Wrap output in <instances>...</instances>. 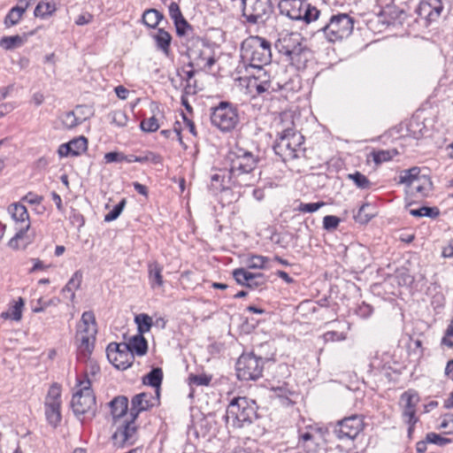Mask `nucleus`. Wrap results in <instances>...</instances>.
Wrapping results in <instances>:
<instances>
[{
  "label": "nucleus",
  "mask_w": 453,
  "mask_h": 453,
  "mask_svg": "<svg viewBox=\"0 0 453 453\" xmlns=\"http://www.w3.org/2000/svg\"><path fill=\"white\" fill-rule=\"evenodd\" d=\"M426 441L441 447L452 443V440L450 438L442 437L439 434L433 432L426 434Z\"/></svg>",
  "instance_id": "49"
},
{
  "label": "nucleus",
  "mask_w": 453,
  "mask_h": 453,
  "mask_svg": "<svg viewBox=\"0 0 453 453\" xmlns=\"http://www.w3.org/2000/svg\"><path fill=\"white\" fill-rule=\"evenodd\" d=\"M124 153L119 151H111L104 154V159L106 164L120 163L124 161Z\"/></svg>",
  "instance_id": "59"
},
{
  "label": "nucleus",
  "mask_w": 453,
  "mask_h": 453,
  "mask_svg": "<svg viewBox=\"0 0 453 453\" xmlns=\"http://www.w3.org/2000/svg\"><path fill=\"white\" fill-rule=\"evenodd\" d=\"M126 205V200L122 199L119 203H117L112 210H111L105 216H104V221L111 222L119 218V216L121 214L124 207Z\"/></svg>",
  "instance_id": "51"
},
{
  "label": "nucleus",
  "mask_w": 453,
  "mask_h": 453,
  "mask_svg": "<svg viewBox=\"0 0 453 453\" xmlns=\"http://www.w3.org/2000/svg\"><path fill=\"white\" fill-rule=\"evenodd\" d=\"M150 162L153 165H161L163 164V157L161 155L155 153L153 151H145L143 156H141V163Z\"/></svg>",
  "instance_id": "54"
},
{
  "label": "nucleus",
  "mask_w": 453,
  "mask_h": 453,
  "mask_svg": "<svg viewBox=\"0 0 453 453\" xmlns=\"http://www.w3.org/2000/svg\"><path fill=\"white\" fill-rule=\"evenodd\" d=\"M140 127L144 132H155L159 128V124L155 115H152L147 119H142Z\"/></svg>",
  "instance_id": "52"
},
{
  "label": "nucleus",
  "mask_w": 453,
  "mask_h": 453,
  "mask_svg": "<svg viewBox=\"0 0 453 453\" xmlns=\"http://www.w3.org/2000/svg\"><path fill=\"white\" fill-rule=\"evenodd\" d=\"M169 16L173 20V23L183 19V15L177 3L172 2L168 7Z\"/></svg>",
  "instance_id": "60"
},
{
  "label": "nucleus",
  "mask_w": 453,
  "mask_h": 453,
  "mask_svg": "<svg viewBox=\"0 0 453 453\" xmlns=\"http://www.w3.org/2000/svg\"><path fill=\"white\" fill-rule=\"evenodd\" d=\"M211 124L222 132L234 128L238 122V115H209Z\"/></svg>",
  "instance_id": "22"
},
{
  "label": "nucleus",
  "mask_w": 453,
  "mask_h": 453,
  "mask_svg": "<svg viewBox=\"0 0 453 453\" xmlns=\"http://www.w3.org/2000/svg\"><path fill=\"white\" fill-rule=\"evenodd\" d=\"M26 42L25 36L19 35L12 36H4L0 39V46L7 50L21 47Z\"/></svg>",
  "instance_id": "37"
},
{
  "label": "nucleus",
  "mask_w": 453,
  "mask_h": 453,
  "mask_svg": "<svg viewBox=\"0 0 453 453\" xmlns=\"http://www.w3.org/2000/svg\"><path fill=\"white\" fill-rule=\"evenodd\" d=\"M108 404L111 408V414L113 419H117L123 417L127 412L128 398L125 395H118Z\"/></svg>",
  "instance_id": "25"
},
{
  "label": "nucleus",
  "mask_w": 453,
  "mask_h": 453,
  "mask_svg": "<svg viewBox=\"0 0 453 453\" xmlns=\"http://www.w3.org/2000/svg\"><path fill=\"white\" fill-rule=\"evenodd\" d=\"M163 380V371L160 367L153 368L149 373L142 378L144 385L150 386L155 388V393L160 395V387Z\"/></svg>",
  "instance_id": "26"
},
{
  "label": "nucleus",
  "mask_w": 453,
  "mask_h": 453,
  "mask_svg": "<svg viewBox=\"0 0 453 453\" xmlns=\"http://www.w3.org/2000/svg\"><path fill=\"white\" fill-rule=\"evenodd\" d=\"M419 175L420 168L418 166L403 170L401 172L399 175L398 183L404 184L406 186V188L409 189L412 185V182H414L416 180V178H418Z\"/></svg>",
  "instance_id": "35"
},
{
  "label": "nucleus",
  "mask_w": 453,
  "mask_h": 453,
  "mask_svg": "<svg viewBox=\"0 0 453 453\" xmlns=\"http://www.w3.org/2000/svg\"><path fill=\"white\" fill-rule=\"evenodd\" d=\"M242 16L249 24L264 23L273 12L271 0H242Z\"/></svg>",
  "instance_id": "12"
},
{
  "label": "nucleus",
  "mask_w": 453,
  "mask_h": 453,
  "mask_svg": "<svg viewBox=\"0 0 453 453\" xmlns=\"http://www.w3.org/2000/svg\"><path fill=\"white\" fill-rule=\"evenodd\" d=\"M299 443H302V446L307 450V452H311L317 445L315 441V435L310 431L299 430Z\"/></svg>",
  "instance_id": "39"
},
{
  "label": "nucleus",
  "mask_w": 453,
  "mask_h": 453,
  "mask_svg": "<svg viewBox=\"0 0 453 453\" xmlns=\"http://www.w3.org/2000/svg\"><path fill=\"white\" fill-rule=\"evenodd\" d=\"M441 344L453 348V323L450 322L445 331V334L441 339Z\"/></svg>",
  "instance_id": "63"
},
{
  "label": "nucleus",
  "mask_w": 453,
  "mask_h": 453,
  "mask_svg": "<svg viewBox=\"0 0 453 453\" xmlns=\"http://www.w3.org/2000/svg\"><path fill=\"white\" fill-rule=\"evenodd\" d=\"M182 45L186 47V54L188 58V66L197 70L210 69L215 63L210 49L203 40L198 37H189Z\"/></svg>",
  "instance_id": "5"
},
{
  "label": "nucleus",
  "mask_w": 453,
  "mask_h": 453,
  "mask_svg": "<svg viewBox=\"0 0 453 453\" xmlns=\"http://www.w3.org/2000/svg\"><path fill=\"white\" fill-rule=\"evenodd\" d=\"M363 428V418L359 415H352L338 421L334 433L340 440H354Z\"/></svg>",
  "instance_id": "15"
},
{
  "label": "nucleus",
  "mask_w": 453,
  "mask_h": 453,
  "mask_svg": "<svg viewBox=\"0 0 453 453\" xmlns=\"http://www.w3.org/2000/svg\"><path fill=\"white\" fill-rule=\"evenodd\" d=\"M433 183L427 175H419L406 192L418 198L426 197L432 190Z\"/></svg>",
  "instance_id": "19"
},
{
  "label": "nucleus",
  "mask_w": 453,
  "mask_h": 453,
  "mask_svg": "<svg viewBox=\"0 0 453 453\" xmlns=\"http://www.w3.org/2000/svg\"><path fill=\"white\" fill-rule=\"evenodd\" d=\"M82 281V273L81 271H76L72 278L68 280L66 285L63 288L62 293L64 295L70 294L68 296L70 301H73L75 298V293L74 291L78 289L81 287Z\"/></svg>",
  "instance_id": "31"
},
{
  "label": "nucleus",
  "mask_w": 453,
  "mask_h": 453,
  "mask_svg": "<svg viewBox=\"0 0 453 453\" xmlns=\"http://www.w3.org/2000/svg\"><path fill=\"white\" fill-rule=\"evenodd\" d=\"M128 347V350L134 356H144L148 351V342L143 334H137L132 336L127 342L123 343Z\"/></svg>",
  "instance_id": "24"
},
{
  "label": "nucleus",
  "mask_w": 453,
  "mask_h": 453,
  "mask_svg": "<svg viewBox=\"0 0 453 453\" xmlns=\"http://www.w3.org/2000/svg\"><path fill=\"white\" fill-rule=\"evenodd\" d=\"M108 122L115 125L118 127H123L127 126L128 121L127 115H107Z\"/></svg>",
  "instance_id": "61"
},
{
  "label": "nucleus",
  "mask_w": 453,
  "mask_h": 453,
  "mask_svg": "<svg viewBox=\"0 0 453 453\" xmlns=\"http://www.w3.org/2000/svg\"><path fill=\"white\" fill-rule=\"evenodd\" d=\"M241 57L251 67L262 71L272 60L271 43L261 36H250L241 45Z\"/></svg>",
  "instance_id": "3"
},
{
  "label": "nucleus",
  "mask_w": 453,
  "mask_h": 453,
  "mask_svg": "<svg viewBox=\"0 0 453 453\" xmlns=\"http://www.w3.org/2000/svg\"><path fill=\"white\" fill-rule=\"evenodd\" d=\"M61 387L58 383L52 384L44 401L45 417L49 425L56 428L61 422Z\"/></svg>",
  "instance_id": "13"
},
{
  "label": "nucleus",
  "mask_w": 453,
  "mask_h": 453,
  "mask_svg": "<svg viewBox=\"0 0 453 453\" xmlns=\"http://www.w3.org/2000/svg\"><path fill=\"white\" fill-rule=\"evenodd\" d=\"M268 261V257L260 256V255H253L247 259V268L246 269H262L265 267V263Z\"/></svg>",
  "instance_id": "46"
},
{
  "label": "nucleus",
  "mask_w": 453,
  "mask_h": 453,
  "mask_svg": "<svg viewBox=\"0 0 453 453\" xmlns=\"http://www.w3.org/2000/svg\"><path fill=\"white\" fill-rule=\"evenodd\" d=\"M372 312H373V308L370 304L365 303V302H363L356 309V314L362 319L369 318Z\"/></svg>",
  "instance_id": "62"
},
{
  "label": "nucleus",
  "mask_w": 453,
  "mask_h": 453,
  "mask_svg": "<svg viewBox=\"0 0 453 453\" xmlns=\"http://www.w3.org/2000/svg\"><path fill=\"white\" fill-rule=\"evenodd\" d=\"M347 178L351 180L354 184L361 189H369L372 186L369 179L358 171H356L353 173H349Z\"/></svg>",
  "instance_id": "41"
},
{
  "label": "nucleus",
  "mask_w": 453,
  "mask_h": 453,
  "mask_svg": "<svg viewBox=\"0 0 453 453\" xmlns=\"http://www.w3.org/2000/svg\"><path fill=\"white\" fill-rule=\"evenodd\" d=\"M27 231H28V225L27 226H17V233L9 241L8 246L12 250H19L20 248L19 241L24 239Z\"/></svg>",
  "instance_id": "45"
},
{
  "label": "nucleus",
  "mask_w": 453,
  "mask_h": 453,
  "mask_svg": "<svg viewBox=\"0 0 453 453\" xmlns=\"http://www.w3.org/2000/svg\"><path fill=\"white\" fill-rule=\"evenodd\" d=\"M149 395L145 392L135 395L131 400L130 415L133 417V421H135L139 414L142 411H148L152 408L151 403H148L145 398Z\"/></svg>",
  "instance_id": "23"
},
{
  "label": "nucleus",
  "mask_w": 453,
  "mask_h": 453,
  "mask_svg": "<svg viewBox=\"0 0 453 453\" xmlns=\"http://www.w3.org/2000/svg\"><path fill=\"white\" fill-rule=\"evenodd\" d=\"M326 205L325 202H317V203H300L298 206L295 209V211H297L299 212L303 213H312L322 208Z\"/></svg>",
  "instance_id": "47"
},
{
  "label": "nucleus",
  "mask_w": 453,
  "mask_h": 453,
  "mask_svg": "<svg viewBox=\"0 0 453 453\" xmlns=\"http://www.w3.org/2000/svg\"><path fill=\"white\" fill-rule=\"evenodd\" d=\"M227 161V181L232 182L234 187H252L258 181L261 171L257 169L260 161L257 155L236 146L228 152Z\"/></svg>",
  "instance_id": "1"
},
{
  "label": "nucleus",
  "mask_w": 453,
  "mask_h": 453,
  "mask_svg": "<svg viewBox=\"0 0 453 453\" xmlns=\"http://www.w3.org/2000/svg\"><path fill=\"white\" fill-rule=\"evenodd\" d=\"M264 360L254 353L242 354L236 362V375L241 380H256L261 377Z\"/></svg>",
  "instance_id": "11"
},
{
  "label": "nucleus",
  "mask_w": 453,
  "mask_h": 453,
  "mask_svg": "<svg viewBox=\"0 0 453 453\" xmlns=\"http://www.w3.org/2000/svg\"><path fill=\"white\" fill-rule=\"evenodd\" d=\"M325 342H334V341H342L344 340L345 337L342 334H340L335 331H329L324 334L323 335Z\"/></svg>",
  "instance_id": "64"
},
{
  "label": "nucleus",
  "mask_w": 453,
  "mask_h": 453,
  "mask_svg": "<svg viewBox=\"0 0 453 453\" xmlns=\"http://www.w3.org/2000/svg\"><path fill=\"white\" fill-rule=\"evenodd\" d=\"M88 150V139L81 135L63 143L58 147V153L60 157H78Z\"/></svg>",
  "instance_id": "17"
},
{
  "label": "nucleus",
  "mask_w": 453,
  "mask_h": 453,
  "mask_svg": "<svg viewBox=\"0 0 453 453\" xmlns=\"http://www.w3.org/2000/svg\"><path fill=\"white\" fill-rule=\"evenodd\" d=\"M157 49L162 51L166 57L170 55V45L172 42L171 35L164 28H158L153 35Z\"/></svg>",
  "instance_id": "27"
},
{
  "label": "nucleus",
  "mask_w": 453,
  "mask_h": 453,
  "mask_svg": "<svg viewBox=\"0 0 453 453\" xmlns=\"http://www.w3.org/2000/svg\"><path fill=\"white\" fill-rule=\"evenodd\" d=\"M279 8L289 19L306 23L316 20L320 14V11L307 0H281Z\"/></svg>",
  "instance_id": "8"
},
{
  "label": "nucleus",
  "mask_w": 453,
  "mask_h": 453,
  "mask_svg": "<svg viewBox=\"0 0 453 453\" xmlns=\"http://www.w3.org/2000/svg\"><path fill=\"white\" fill-rule=\"evenodd\" d=\"M134 422L135 421H133L132 417L131 420L126 421L123 425L117 428L111 436V440L115 445L123 446L127 442L129 444L133 443L134 435L136 433V426H134Z\"/></svg>",
  "instance_id": "18"
},
{
  "label": "nucleus",
  "mask_w": 453,
  "mask_h": 453,
  "mask_svg": "<svg viewBox=\"0 0 453 453\" xmlns=\"http://www.w3.org/2000/svg\"><path fill=\"white\" fill-rule=\"evenodd\" d=\"M28 6L29 2H26L23 6L12 7L4 18V25L12 27L18 24Z\"/></svg>",
  "instance_id": "32"
},
{
  "label": "nucleus",
  "mask_w": 453,
  "mask_h": 453,
  "mask_svg": "<svg viewBox=\"0 0 453 453\" xmlns=\"http://www.w3.org/2000/svg\"><path fill=\"white\" fill-rule=\"evenodd\" d=\"M86 119V118H80L76 115H60L59 117V121L63 128L65 129H73L84 122Z\"/></svg>",
  "instance_id": "42"
},
{
  "label": "nucleus",
  "mask_w": 453,
  "mask_h": 453,
  "mask_svg": "<svg viewBox=\"0 0 453 453\" xmlns=\"http://www.w3.org/2000/svg\"><path fill=\"white\" fill-rule=\"evenodd\" d=\"M233 277L235 281L250 289H256L264 286L267 281V277L261 273H251L245 268H237L233 271Z\"/></svg>",
  "instance_id": "16"
},
{
  "label": "nucleus",
  "mask_w": 453,
  "mask_h": 453,
  "mask_svg": "<svg viewBox=\"0 0 453 453\" xmlns=\"http://www.w3.org/2000/svg\"><path fill=\"white\" fill-rule=\"evenodd\" d=\"M340 219L337 216L327 215L323 218V227L327 231L335 230L339 224Z\"/></svg>",
  "instance_id": "58"
},
{
  "label": "nucleus",
  "mask_w": 453,
  "mask_h": 453,
  "mask_svg": "<svg viewBox=\"0 0 453 453\" xmlns=\"http://www.w3.org/2000/svg\"><path fill=\"white\" fill-rule=\"evenodd\" d=\"M163 267L157 262L150 263L148 265L149 280L152 288H160L164 284L162 276Z\"/></svg>",
  "instance_id": "29"
},
{
  "label": "nucleus",
  "mask_w": 453,
  "mask_h": 453,
  "mask_svg": "<svg viewBox=\"0 0 453 453\" xmlns=\"http://www.w3.org/2000/svg\"><path fill=\"white\" fill-rule=\"evenodd\" d=\"M354 20L346 13L333 15L327 24L318 30L330 42L342 41L349 37L353 31Z\"/></svg>",
  "instance_id": "9"
},
{
  "label": "nucleus",
  "mask_w": 453,
  "mask_h": 453,
  "mask_svg": "<svg viewBox=\"0 0 453 453\" xmlns=\"http://www.w3.org/2000/svg\"><path fill=\"white\" fill-rule=\"evenodd\" d=\"M211 380V376L206 374H190L188 376L189 385L208 386Z\"/></svg>",
  "instance_id": "53"
},
{
  "label": "nucleus",
  "mask_w": 453,
  "mask_h": 453,
  "mask_svg": "<svg viewBox=\"0 0 453 453\" xmlns=\"http://www.w3.org/2000/svg\"><path fill=\"white\" fill-rule=\"evenodd\" d=\"M7 211L16 224H19V226L28 225V229L30 228L29 214L26 206L20 203H12L8 206Z\"/></svg>",
  "instance_id": "21"
},
{
  "label": "nucleus",
  "mask_w": 453,
  "mask_h": 453,
  "mask_svg": "<svg viewBox=\"0 0 453 453\" xmlns=\"http://www.w3.org/2000/svg\"><path fill=\"white\" fill-rule=\"evenodd\" d=\"M106 356L110 363L122 371L129 368L134 360V356L123 343L111 342L106 348Z\"/></svg>",
  "instance_id": "14"
},
{
  "label": "nucleus",
  "mask_w": 453,
  "mask_h": 453,
  "mask_svg": "<svg viewBox=\"0 0 453 453\" xmlns=\"http://www.w3.org/2000/svg\"><path fill=\"white\" fill-rule=\"evenodd\" d=\"M80 389L73 395L71 407L77 418L88 415L93 418L96 413V396L91 389L88 379L79 381Z\"/></svg>",
  "instance_id": "7"
},
{
  "label": "nucleus",
  "mask_w": 453,
  "mask_h": 453,
  "mask_svg": "<svg viewBox=\"0 0 453 453\" xmlns=\"http://www.w3.org/2000/svg\"><path fill=\"white\" fill-rule=\"evenodd\" d=\"M228 111L230 113H237V106L228 101H219L218 104L211 106L210 111L215 113L218 111Z\"/></svg>",
  "instance_id": "48"
},
{
  "label": "nucleus",
  "mask_w": 453,
  "mask_h": 453,
  "mask_svg": "<svg viewBox=\"0 0 453 453\" xmlns=\"http://www.w3.org/2000/svg\"><path fill=\"white\" fill-rule=\"evenodd\" d=\"M24 306V300L19 297L15 303L10 307L8 311H4L1 314L4 319H11L15 321H19L22 317V308Z\"/></svg>",
  "instance_id": "38"
},
{
  "label": "nucleus",
  "mask_w": 453,
  "mask_h": 453,
  "mask_svg": "<svg viewBox=\"0 0 453 453\" xmlns=\"http://www.w3.org/2000/svg\"><path fill=\"white\" fill-rule=\"evenodd\" d=\"M134 322L137 325L138 334H141L149 332L152 326V319L145 313L136 315Z\"/></svg>",
  "instance_id": "40"
},
{
  "label": "nucleus",
  "mask_w": 453,
  "mask_h": 453,
  "mask_svg": "<svg viewBox=\"0 0 453 453\" xmlns=\"http://www.w3.org/2000/svg\"><path fill=\"white\" fill-rule=\"evenodd\" d=\"M371 208V205L369 203H364L357 212V214L354 215V219L356 222L360 224H367L373 217V213L368 211Z\"/></svg>",
  "instance_id": "43"
},
{
  "label": "nucleus",
  "mask_w": 453,
  "mask_h": 453,
  "mask_svg": "<svg viewBox=\"0 0 453 453\" xmlns=\"http://www.w3.org/2000/svg\"><path fill=\"white\" fill-rule=\"evenodd\" d=\"M211 185L217 191L235 188L232 182L227 181V170L213 174L211 178Z\"/></svg>",
  "instance_id": "30"
},
{
  "label": "nucleus",
  "mask_w": 453,
  "mask_h": 453,
  "mask_svg": "<svg viewBox=\"0 0 453 453\" xmlns=\"http://www.w3.org/2000/svg\"><path fill=\"white\" fill-rule=\"evenodd\" d=\"M56 11L54 0H41L36 5L34 14L35 17L45 19Z\"/></svg>",
  "instance_id": "33"
},
{
  "label": "nucleus",
  "mask_w": 453,
  "mask_h": 453,
  "mask_svg": "<svg viewBox=\"0 0 453 453\" xmlns=\"http://www.w3.org/2000/svg\"><path fill=\"white\" fill-rule=\"evenodd\" d=\"M287 86H288L287 83H285L284 85H281L280 82L269 81V82L258 84L257 86V90L258 93L267 91L268 89H272L274 91L277 89H286Z\"/></svg>",
  "instance_id": "57"
},
{
  "label": "nucleus",
  "mask_w": 453,
  "mask_h": 453,
  "mask_svg": "<svg viewBox=\"0 0 453 453\" xmlns=\"http://www.w3.org/2000/svg\"><path fill=\"white\" fill-rule=\"evenodd\" d=\"M410 213L415 217H429L433 219L437 217L440 211L436 207L422 206L418 209L411 210Z\"/></svg>",
  "instance_id": "44"
},
{
  "label": "nucleus",
  "mask_w": 453,
  "mask_h": 453,
  "mask_svg": "<svg viewBox=\"0 0 453 453\" xmlns=\"http://www.w3.org/2000/svg\"><path fill=\"white\" fill-rule=\"evenodd\" d=\"M275 47L280 54L286 55L292 62L303 63L307 61L309 50L303 43V38L298 33L282 32L275 42Z\"/></svg>",
  "instance_id": "6"
},
{
  "label": "nucleus",
  "mask_w": 453,
  "mask_h": 453,
  "mask_svg": "<svg viewBox=\"0 0 453 453\" xmlns=\"http://www.w3.org/2000/svg\"><path fill=\"white\" fill-rule=\"evenodd\" d=\"M270 389L273 391L278 397L281 398H288V395L293 394L292 388L288 381H283L280 386H275L270 388Z\"/></svg>",
  "instance_id": "50"
},
{
  "label": "nucleus",
  "mask_w": 453,
  "mask_h": 453,
  "mask_svg": "<svg viewBox=\"0 0 453 453\" xmlns=\"http://www.w3.org/2000/svg\"><path fill=\"white\" fill-rule=\"evenodd\" d=\"M394 154H395V151L379 150V151H373L372 155V159L375 162V164H381L383 162L390 160Z\"/></svg>",
  "instance_id": "56"
},
{
  "label": "nucleus",
  "mask_w": 453,
  "mask_h": 453,
  "mask_svg": "<svg viewBox=\"0 0 453 453\" xmlns=\"http://www.w3.org/2000/svg\"><path fill=\"white\" fill-rule=\"evenodd\" d=\"M257 405L247 397H234L227 405L224 419L227 426L242 428L257 418Z\"/></svg>",
  "instance_id": "2"
},
{
  "label": "nucleus",
  "mask_w": 453,
  "mask_h": 453,
  "mask_svg": "<svg viewBox=\"0 0 453 453\" xmlns=\"http://www.w3.org/2000/svg\"><path fill=\"white\" fill-rule=\"evenodd\" d=\"M96 333V323L93 311H84L76 334L79 355L83 358L88 357L92 353Z\"/></svg>",
  "instance_id": "4"
},
{
  "label": "nucleus",
  "mask_w": 453,
  "mask_h": 453,
  "mask_svg": "<svg viewBox=\"0 0 453 453\" xmlns=\"http://www.w3.org/2000/svg\"><path fill=\"white\" fill-rule=\"evenodd\" d=\"M407 129L416 139L424 136L427 132L424 121L420 119V115H411L407 124Z\"/></svg>",
  "instance_id": "28"
},
{
  "label": "nucleus",
  "mask_w": 453,
  "mask_h": 453,
  "mask_svg": "<svg viewBox=\"0 0 453 453\" xmlns=\"http://www.w3.org/2000/svg\"><path fill=\"white\" fill-rule=\"evenodd\" d=\"M401 399L404 402L403 411L404 421L411 420L412 423H417L418 418L416 416V405L418 403V396L416 394L404 392L401 395Z\"/></svg>",
  "instance_id": "20"
},
{
  "label": "nucleus",
  "mask_w": 453,
  "mask_h": 453,
  "mask_svg": "<svg viewBox=\"0 0 453 453\" xmlns=\"http://www.w3.org/2000/svg\"><path fill=\"white\" fill-rule=\"evenodd\" d=\"M163 19V13L156 9L146 10L142 14L143 24L152 28H155Z\"/></svg>",
  "instance_id": "36"
},
{
  "label": "nucleus",
  "mask_w": 453,
  "mask_h": 453,
  "mask_svg": "<svg viewBox=\"0 0 453 453\" xmlns=\"http://www.w3.org/2000/svg\"><path fill=\"white\" fill-rule=\"evenodd\" d=\"M303 144V136L290 128L283 130L275 141L273 150L283 161L298 158L297 151Z\"/></svg>",
  "instance_id": "10"
},
{
  "label": "nucleus",
  "mask_w": 453,
  "mask_h": 453,
  "mask_svg": "<svg viewBox=\"0 0 453 453\" xmlns=\"http://www.w3.org/2000/svg\"><path fill=\"white\" fill-rule=\"evenodd\" d=\"M59 302L58 299H50L43 300L42 298H39L36 301V304L32 306L33 312L38 313L43 311L47 307L50 305H56Z\"/></svg>",
  "instance_id": "55"
},
{
  "label": "nucleus",
  "mask_w": 453,
  "mask_h": 453,
  "mask_svg": "<svg viewBox=\"0 0 453 453\" xmlns=\"http://www.w3.org/2000/svg\"><path fill=\"white\" fill-rule=\"evenodd\" d=\"M177 35L181 38V43L187 42L189 37H197L193 33L192 26L185 19V18L174 22Z\"/></svg>",
  "instance_id": "34"
}]
</instances>
